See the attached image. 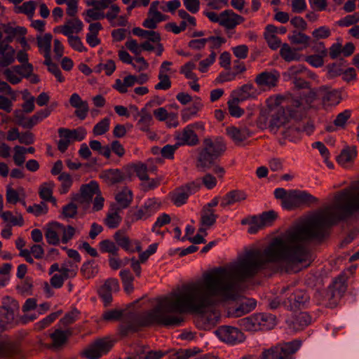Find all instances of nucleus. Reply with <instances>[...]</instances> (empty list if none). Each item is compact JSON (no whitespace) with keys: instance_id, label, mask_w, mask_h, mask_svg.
Listing matches in <instances>:
<instances>
[{"instance_id":"nucleus-18","label":"nucleus","mask_w":359,"mask_h":359,"mask_svg":"<svg viewBox=\"0 0 359 359\" xmlns=\"http://www.w3.org/2000/svg\"><path fill=\"white\" fill-rule=\"evenodd\" d=\"M318 92L322 95V100L324 105H337L341 100L340 91L336 89H332L329 86H320L318 88Z\"/></svg>"},{"instance_id":"nucleus-60","label":"nucleus","mask_w":359,"mask_h":359,"mask_svg":"<svg viewBox=\"0 0 359 359\" xmlns=\"http://www.w3.org/2000/svg\"><path fill=\"white\" fill-rule=\"evenodd\" d=\"M160 82L155 86L156 90H168L171 87L170 79L167 74H163V72H159L158 76Z\"/></svg>"},{"instance_id":"nucleus-47","label":"nucleus","mask_w":359,"mask_h":359,"mask_svg":"<svg viewBox=\"0 0 359 359\" xmlns=\"http://www.w3.org/2000/svg\"><path fill=\"white\" fill-rule=\"evenodd\" d=\"M240 102L238 99L234 97H233L232 100L228 101L229 112L232 116L240 117L244 114V110L238 106Z\"/></svg>"},{"instance_id":"nucleus-28","label":"nucleus","mask_w":359,"mask_h":359,"mask_svg":"<svg viewBox=\"0 0 359 359\" xmlns=\"http://www.w3.org/2000/svg\"><path fill=\"white\" fill-rule=\"evenodd\" d=\"M255 95L256 90L252 83L244 84L238 89L232 92V96L241 102L253 97Z\"/></svg>"},{"instance_id":"nucleus-54","label":"nucleus","mask_w":359,"mask_h":359,"mask_svg":"<svg viewBox=\"0 0 359 359\" xmlns=\"http://www.w3.org/2000/svg\"><path fill=\"white\" fill-rule=\"evenodd\" d=\"M359 22V12L348 15L337 22L339 27H349L354 25Z\"/></svg>"},{"instance_id":"nucleus-52","label":"nucleus","mask_w":359,"mask_h":359,"mask_svg":"<svg viewBox=\"0 0 359 359\" xmlns=\"http://www.w3.org/2000/svg\"><path fill=\"white\" fill-rule=\"evenodd\" d=\"M58 180L62 182L60 192L62 194H66L72 185V179L69 174L62 172L58 177Z\"/></svg>"},{"instance_id":"nucleus-56","label":"nucleus","mask_w":359,"mask_h":359,"mask_svg":"<svg viewBox=\"0 0 359 359\" xmlns=\"http://www.w3.org/2000/svg\"><path fill=\"white\" fill-rule=\"evenodd\" d=\"M100 250L103 252H109L113 255H118V248L115 243L110 240H104L100 243Z\"/></svg>"},{"instance_id":"nucleus-30","label":"nucleus","mask_w":359,"mask_h":359,"mask_svg":"<svg viewBox=\"0 0 359 359\" xmlns=\"http://www.w3.org/2000/svg\"><path fill=\"white\" fill-rule=\"evenodd\" d=\"M280 55L286 62L299 61L302 57V55L297 53V49L292 48L286 43L281 45Z\"/></svg>"},{"instance_id":"nucleus-50","label":"nucleus","mask_w":359,"mask_h":359,"mask_svg":"<svg viewBox=\"0 0 359 359\" xmlns=\"http://www.w3.org/2000/svg\"><path fill=\"white\" fill-rule=\"evenodd\" d=\"M257 302L252 299H246L242 301L240 305L236 309V312L248 313L255 309Z\"/></svg>"},{"instance_id":"nucleus-44","label":"nucleus","mask_w":359,"mask_h":359,"mask_svg":"<svg viewBox=\"0 0 359 359\" xmlns=\"http://www.w3.org/2000/svg\"><path fill=\"white\" fill-rule=\"evenodd\" d=\"M52 38V35L49 33L45 34L43 36L36 37L38 47L44 53H50Z\"/></svg>"},{"instance_id":"nucleus-10","label":"nucleus","mask_w":359,"mask_h":359,"mask_svg":"<svg viewBox=\"0 0 359 359\" xmlns=\"http://www.w3.org/2000/svg\"><path fill=\"white\" fill-rule=\"evenodd\" d=\"M215 334L221 341L231 345L242 343L245 339L243 332L237 327L229 325L219 327L215 331Z\"/></svg>"},{"instance_id":"nucleus-63","label":"nucleus","mask_w":359,"mask_h":359,"mask_svg":"<svg viewBox=\"0 0 359 359\" xmlns=\"http://www.w3.org/2000/svg\"><path fill=\"white\" fill-rule=\"evenodd\" d=\"M331 34V31L329 28L322 26L316 29L312 32V36L316 40L327 39Z\"/></svg>"},{"instance_id":"nucleus-33","label":"nucleus","mask_w":359,"mask_h":359,"mask_svg":"<svg viewBox=\"0 0 359 359\" xmlns=\"http://www.w3.org/2000/svg\"><path fill=\"white\" fill-rule=\"evenodd\" d=\"M217 215L215 214L212 209H208V207H203L201 211V224L208 227L212 226L216 222Z\"/></svg>"},{"instance_id":"nucleus-29","label":"nucleus","mask_w":359,"mask_h":359,"mask_svg":"<svg viewBox=\"0 0 359 359\" xmlns=\"http://www.w3.org/2000/svg\"><path fill=\"white\" fill-rule=\"evenodd\" d=\"M133 192L127 187H123L115 196V199L121 210L129 207L133 201Z\"/></svg>"},{"instance_id":"nucleus-34","label":"nucleus","mask_w":359,"mask_h":359,"mask_svg":"<svg viewBox=\"0 0 359 359\" xmlns=\"http://www.w3.org/2000/svg\"><path fill=\"white\" fill-rule=\"evenodd\" d=\"M19 352L18 346L10 342L0 343V359L2 358H9L17 355Z\"/></svg>"},{"instance_id":"nucleus-25","label":"nucleus","mask_w":359,"mask_h":359,"mask_svg":"<svg viewBox=\"0 0 359 359\" xmlns=\"http://www.w3.org/2000/svg\"><path fill=\"white\" fill-rule=\"evenodd\" d=\"M278 80V74L264 72L259 74L255 78L256 83L259 86H266L269 88L274 87Z\"/></svg>"},{"instance_id":"nucleus-16","label":"nucleus","mask_w":359,"mask_h":359,"mask_svg":"<svg viewBox=\"0 0 359 359\" xmlns=\"http://www.w3.org/2000/svg\"><path fill=\"white\" fill-rule=\"evenodd\" d=\"M193 323L199 330H210L221 321V316H193Z\"/></svg>"},{"instance_id":"nucleus-37","label":"nucleus","mask_w":359,"mask_h":359,"mask_svg":"<svg viewBox=\"0 0 359 359\" xmlns=\"http://www.w3.org/2000/svg\"><path fill=\"white\" fill-rule=\"evenodd\" d=\"M133 34L142 38H147L152 42H159L161 41L159 33L154 31H148L140 27H135L133 29Z\"/></svg>"},{"instance_id":"nucleus-35","label":"nucleus","mask_w":359,"mask_h":359,"mask_svg":"<svg viewBox=\"0 0 359 359\" xmlns=\"http://www.w3.org/2000/svg\"><path fill=\"white\" fill-rule=\"evenodd\" d=\"M301 128L300 127H289L282 133L283 139L280 140V143L285 144L286 140L294 142L300 138Z\"/></svg>"},{"instance_id":"nucleus-49","label":"nucleus","mask_w":359,"mask_h":359,"mask_svg":"<svg viewBox=\"0 0 359 359\" xmlns=\"http://www.w3.org/2000/svg\"><path fill=\"white\" fill-rule=\"evenodd\" d=\"M1 217L5 222H10L14 226H22L24 224V219L21 214L13 216L11 212L6 211L1 214Z\"/></svg>"},{"instance_id":"nucleus-8","label":"nucleus","mask_w":359,"mask_h":359,"mask_svg":"<svg viewBox=\"0 0 359 359\" xmlns=\"http://www.w3.org/2000/svg\"><path fill=\"white\" fill-rule=\"evenodd\" d=\"M318 199L305 191L290 190L287 198L284 201V208L292 210L302 205H311L318 203Z\"/></svg>"},{"instance_id":"nucleus-40","label":"nucleus","mask_w":359,"mask_h":359,"mask_svg":"<svg viewBox=\"0 0 359 359\" xmlns=\"http://www.w3.org/2000/svg\"><path fill=\"white\" fill-rule=\"evenodd\" d=\"M114 238L118 246L127 251L134 252L130 248V240L123 231H118L114 235Z\"/></svg>"},{"instance_id":"nucleus-32","label":"nucleus","mask_w":359,"mask_h":359,"mask_svg":"<svg viewBox=\"0 0 359 359\" xmlns=\"http://www.w3.org/2000/svg\"><path fill=\"white\" fill-rule=\"evenodd\" d=\"M37 6V2L35 1H29L24 2L21 6L15 7V12L16 13H23L32 19L34 15V12Z\"/></svg>"},{"instance_id":"nucleus-39","label":"nucleus","mask_w":359,"mask_h":359,"mask_svg":"<svg viewBox=\"0 0 359 359\" xmlns=\"http://www.w3.org/2000/svg\"><path fill=\"white\" fill-rule=\"evenodd\" d=\"M1 29L5 34L14 38L18 36H25L27 34V29L25 27L20 26L13 27L11 23L2 24Z\"/></svg>"},{"instance_id":"nucleus-22","label":"nucleus","mask_w":359,"mask_h":359,"mask_svg":"<svg viewBox=\"0 0 359 359\" xmlns=\"http://www.w3.org/2000/svg\"><path fill=\"white\" fill-rule=\"evenodd\" d=\"M144 297L140 298L135 302L128 304L123 310H111L106 312L104 314L109 315H121V314H138L141 312L142 309L145 304L143 301Z\"/></svg>"},{"instance_id":"nucleus-57","label":"nucleus","mask_w":359,"mask_h":359,"mask_svg":"<svg viewBox=\"0 0 359 359\" xmlns=\"http://www.w3.org/2000/svg\"><path fill=\"white\" fill-rule=\"evenodd\" d=\"M29 213H32L38 217L41 215H45L48 212V206L45 202H41L39 204H34L27 208Z\"/></svg>"},{"instance_id":"nucleus-21","label":"nucleus","mask_w":359,"mask_h":359,"mask_svg":"<svg viewBox=\"0 0 359 359\" xmlns=\"http://www.w3.org/2000/svg\"><path fill=\"white\" fill-rule=\"evenodd\" d=\"M81 195H76L74 197V201L79 202L89 201L93 196L99 192L98 185L95 182H91L88 184L82 185L80 189Z\"/></svg>"},{"instance_id":"nucleus-43","label":"nucleus","mask_w":359,"mask_h":359,"mask_svg":"<svg viewBox=\"0 0 359 359\" xmlns=\"http://www.w3.org/2000/svg\"><path fill=\"white\" fill-rule=\"evenodd\" d=\"M200 348L197 347L186 349L180 348L172 355V359H189L200 353Z\"/></svg>"},{"instance_id":"nucleus-64","label":"nucleus","mask_w":359,"mask_h":359,"mask_svg":"<svg viewBox=\"0 0 359 359\" xmlns=\"http://www.w3.org/2000/svg\"><path fill=\"white\" fill-rule=\"evenodd\" d=\"M77 206L74 203H69L62 208V215L65 218H74L77 214Z\"/></svg>"},{"instance_id":"nucleus-20","label":"nucleus","mask_w":359,"mask_h":359,"mask_svg":"<svg viewBox=\"0 0 359 359\" xmlns=\"http://www.w3.org/2000/svg\"><path fill=\"white\" fill-rule=\"evenodd\" d=\"M0 67H6L15 61V50L8 44L0 41Z\"/></svg>"},{"instance_id":"nucleus-55","label":"nucleus","mask_w":359,"mask_h":359,"mask_svg":"<svg viewBox=\"0 0 359 359\" xmlns=\"http://www.w3.org/2000/svg\"><path fill=\"white\" fill-rule=\"evenodd\" d=\"M14 71L25 78L29 77L33 72V65L31 63L22 64L13 67Z\"/></svg>"},{"instance_id":"nucleus-62","label":"nucleus","mask_w":359,"mask_h":359,"mask_svg":"<svg viewBox=\"0 0 359 359\" xmlns=\"http://www.w3.org/2000/svg\"><path fill=\"white\" fill-rule=\"evenodd\" d=\"M202 107L203 104L200 101H196L194 103L193 106L183 111L182 115L183 120L187 121L190 118V116L196 115L197 112L201 109Z\"/></svg>"},{"instance_id":"nucleus-51","label":"nucleus","mask_w":359,"mask_h":359,"mask_svg":"<svg viewBox=\"0 0 359 359\" xmlns=\"http://www.w3.org/2000/svg\"><path fill=\"white\" fill-rule=\"evenodd\" d=\"M53 341V345L55 347L62 346L67 339V336L64 331L57 330L50 334Z\"/></svg>"},{"instance_id":"nucleus-9","label":"nucleus","mask_w":359,"mask_h":359,"mask_svg":"<svg viewBox=\"0 0 359 359\" xmlns=\"http://www.w3.org/2000/svg\"><path fill=\"white\" fill-rule=\"evenodd\" d=\"M161 204L155 198H149L144 204L136 208L130 209L128 212V219L135 222L141 219H147L155 213L160 208Z\"/></svg>"},{"instance_id":"nucleus-38","label":"nucleus","mask_w":359,"mask_h":359,"mask_svg":"<svg viewBox=\"0 0 359 359\" xmlns=\"http://www.w3.org/2000/svg\"><path fill=\"white\" fill-rule=\"evenodd\" d=\"M189 195L183 189L182 187L177 189L173 193L171 194L170 198L172 202L177 206L184 205L188 199Z\"/></svg>"},{"instance_id":"nucleus-7","label":"nucleus","mask_w":359,"mask_h":359,"mask_svg":"<svg viewBox=\"0 0 359 359\" xmlns=\"http://www.w3.org/2000/svg\"><path fill=\"white\" fill-rule=\"evenodd\" d=\"M300 346L301 341L298 340L278 344L263 351L262 357V359H290Z\"/></svg>"},{"instance_id":"nucleus-6","label":"nucleus","mask_w":359,"mask_h":359,"mask_svg":"<svg viewBox=\"0 0 359 359\" xmlns=\"http://www.w3.org/2000/svg\"><path fill=\"white\" fill-rule=\"evenodd\" d=\"M117 342V339L111 335H107L95 339L83 351V355L88 359H99L107 355Z\"/></svg>"},{"instance_id":"nucleus-1","label":"nucleus","mask_w":359,"mask_h":359,"mask_svg":"<svg viewBox=\"0 0 359 359\" xmlns=\"http://www.w3.org/2000/svg\"><path fill=\"white\" fill-rule=\"evenodd\" d=\"M359 211V183L335 195L333 203L320 210L302 225L282 235V261L288 264L286 271L297 273L309 266L312 254L306 243L321 238L328 229Z\"/></svg>"},{"instance_id":"nucleus-53","label":"nucleus","mask_w":359,"mask_h":359,"mask_svg":"<svg viewBox=\"0 0 359 359\" xmlns=\"http://www.w3.org/2000/svg\"><path fill=\"white\" fill-rule=\"evenodd\" d=\"M54 184L53 182H45L39 187V196L44 201H48L53 196V189Z\"/></svg>"},{"instance_id":"nucleus-59","label":"nucleus","mask_w":359,"mask_h":359,"mask_svg":"<svg viewBox=\"0 0 359 359\" xmlns=\"http://www.w3.org/2000/svg\"><path fill=\"white\" fill-rule=\"evenodd\" d=\"M195 67L196 65L194 62H189L181 67L180 73L184 74L187 79L196 81L197 80V77L196 74L192 72Z\"/></svg>"},{"instance_id":"nucleus-48","label":"nucleus","mask_w":359,"mask_h":359,"mask_svg":"<svg viewBox=\"0 0 359 359\" xmlns=\"http://www.w3.org/2000/svg\"><path fill=\"white\" fill-rule=\"evenodd\" d=\"M276 218L277 213L273 210L264 212L262 215L257 217L259 222L262 224L264 227L271 225Z\"/></svg>"},{"instance_id":"nucleus-24","label":"nucleus","mask_w":359,"mask_h":359,"mask_svg":"<svg viewBox=\"0 0 359 359\" xmlns=\"http://www.w3.org/2000/svg\"><path fill=\"white\" fill-rule=\"evenodd\" d=\"M121 208L116 204H111L109 210L104 219L105 224L110 229L116 228L121 222V217L119 215Z\"/></svg>"},{"instance_id":"nucleus-27","label":"nucleus","mask_w":359,"mask_h":359,"mask_svg":"<svg viewBox=\"0 0 359 359\" xmlns=\"http://www.w3.org/2000/svg\"><path fill=\"white\" fill-rule=\"evenodd\" d=\"M247 194L241 190H233L228 192L222 199L221 206L226 207L235 203L245 201Z\"/></svg>"},{"instance_id":"nucleus-19","label":"nucleus","mask_w":359,"mask_h":359,"mask_svg":"<svg viewBox=\"0 0 359 359\" xmlns=\"http://www.w3.org/2000/svg\"><path fill=\"white\" fill-rule=\"evenodd\" d=\"M226 133L238 146L242 145L243 142L251 136V133L247 128H238L231 126L226 128Z\"/></svg>"},{"instance_id":"nucleus-11","label":"nucleus","mask_w":359,"mask_h":359,"mask_svg":"<svg viewBox=\"0 0 359 359\" xmlns=\"http://www.w3.org/2000/svg\"><path fill=\"white\" fill-rule=\"evenodd\" d=\"M36 319V316H0V333L19 324H27Z\"/></svg>"},{"instance_id":"nucleus-26","label":"nucleus","mask_w":359,"mask_h":359,"mask_svg":"<svg viewBox=\"0 0 359 359\" xmlns=\"http://www.w3.org/2000/svg\"><path fill=\"white\" fill-rule=\"evenodd\" d=\"M148 106H151V102L148 103L137 113L140 118L137 125L140 130L144 132H149V127L153 121L152 116L147 110Z\"/></svg>"},{"instance_id":"nucleus-2","label":"nucleus","mask_w":359,"mask_h":359,"mask_svg":"<svg viewBox=\"0 0 359 359\" xmlns=\"http://www.w3.org/2000/svg\"><path fill=\"white\" fill-rule=\"evenodd\" d=\"M93 320L100 327L109 322H119L118 333L121 337H126L144 327L182 326L185 318L184 316H95Z\"/></svg>"},{"instance_id":"nucleus-23","label":"nucleus","mask_w":359,"mask_h":359,"mask_svg":"<svg viewBox=\"0 0 359 359\" xmlns=\"http://www.w3.org/2000/svg\"><path fill=\"white\" fill-rule=\"evenodd\" d=\"M101 177L109 184L121 183L126 178V175L119 169H108L102 172Z\"/></svg>"},{"instance_id":"nucleus-3","label":"nucleus","mask_w":359,"mask_h":359,"mask_svg":"<svg viewBox=\"0 0 359 359\" xmlns=\"http://www.w3.org/2000/svg\"><path fill=\"white\" fill-rule=\"evenodd\" d=\"M204 148L198 158L197 167L203 169L210 168L214 161L226 151V144L221 138L212 141L206 138L203 142Z\"/></svg>"},{"instance_id":"nucleus-58","label":"nucleus","mask_w":359,"mask_h":359,"mask_svg":"<svg viewBox=\"0 0 359 359\" xmlns=\"http://www.w3.org/2000/svg\"><path fill=\"white\" fill-rule=\"evenodd\" d=\"M109 128V119L104 118L97 123L93 128V134L95 135H102L106 133Z\"/></svg>"},{"instance_id":"nucleus-17","label":"nucleus","mask_w":359,"mask_h":359,"mask_svg":"<svg viewBox=\"0 0 359 359\" xmlns=\"http://www.w3.org/2000/svg\"><path fill=\"white\" fill-rule=\"evenodd\" d=\"M245 19L243 16L234 13L232 10H225L222 12V21L220 25L226 30L234 29L237 25L242 24Z\"/></svg>"},{"instance_id":"nucleus-13","label":"nucleus","mask_w":359,"mask_h":359,"mask_svg":"<svg viewBox=\"0 0 359 359\" xmlns=\"http://www.w3.org/2000/svg\"><path fill=\"white\" fill-rule=\"evenodd\" d=\"M119 290V283L116 278H109L98 290V294L104 303V306H108L112 301V292H116Z\"/></svg>"},{"instance_id":"nucleus-12","label":"nucleus","mask_w":359,"mask_h":359,"mask_svg":"<svg viewBox=\"0 0 359 359\" xmlns=\"http://www.w3.org/2000/svg\"><path fill=\"white\" fill-rule=\"evenodd\" d=\"M346 276L341 274L337 276L330 285L327 291L329 299H339L347 290Z\"/></svg>"},{"instance_id":"nucleus-36","label":"nucleus","mask_w":359,"mask_h":359,"mask_svg":"<svg viewBox=\"0 0 359 359\" xmlns=\"http://www.w3.org/2000/svg\"><path fill=\"white\" fill-rule=\"evenodd\" d=\"M355 147H346L344 149L340 155L337 158L339 163L345 165L346 163L352 161L356 156Z\"/></svg>"},{"instance_id":"nucleus-45","label":"nucleus","mask_w":359,"mask_h":359,"mask_svg":"<svg viewBox=\"0 0 359 359\" xmlns=\"http://www.w3.org/2000/svg\"><path fill=\"white\" fill-rule=\"evenodd\" d=\"M57 226H53V223L50 224L45 232V236L47 242L50 245H57L60 243V238L57 233Z\"/></svg>"},{"instance_id":"nucleus-15","label":"nucleus","mask_w":359,"mask_h":359,"mask_svg":"<svg viewBox=\"0 0 359 359\" xmlns=\"http://www.w3.org/2000/svg\"><path fill=\"white\" fill-rule=\"evenodd\" d=\"M175 140H177V145H179V147L182 145L195 146L199 142L192 126H188L182 131L176 133Z\"/></svg>"},{"instance_id":"nucleus-31","label":"nucleus","mask_w":359,"mask_h":359,"mask_svg":"<svg viewBox=\"0 0 359 359\" xmlns=\"http://www.w3.org/2000/svg\"><path fill=\"white\" fill-rule=\"evenodd\" d=\"M302 32L303 31L294 30L292 32V34L288 36V39L291 43L302 45L304 47L306 48L310 46L311 38Z\"/></svg>"},{"instance_id":"nucleus-41","label":"nucleus","mask_w":359,"mask_h":359,"mask_svg":"<svg viewBox=\"0 0 359 359\" xmlns=\"http://www.w3.org/2000/svg\"><path fill=\"white\" fill-rule=\"evenodd\" d=\"M2 309L7 313V314H14L18 313L20 306L16 300L10 297H6L3 299Z\"/></svg>"},{"instance_id":"nucleus-61","label":"nucleus","mask_w":359,"mask_h":359,"mask_svg":"<svg viewBox=\"0 0 359 359\" xmlns=\"http://www.w3.org/2000/svg\"><path fill=\"white\" fill-rule=\"evenodd\" d=\"M25 147L21 146H15L14 147V155H13V161L15 165L20 166L22 165L25 161V153L24 152Z\"/></svg>"},{"instance_id":"nucleus-14","label":"nucleus","mask_w":359,"mask_h":359,"mask_svg":"<svg viewBox=\"0 0 359 359\" xmlns=\"http://www.w3.org/2000/svg\"><path fill=\"white\" fill-rule=\"evenodd\" d=\"M286 328L292 332H297L304 330L311 324L312 319L311 316H285Z\"/></svg>"},{"instance_id":"nucleus-42","label":"nucleus","mask_w":359,"mask_h":359,"mask_svg":"<svg viewBox=\"0 0 359 359\" xmlns=\"http://www.w3.org/2000/svg\"><path fill=\"white\" fill-rule=\"evenodd\" d=\"M126 170H133L139 179L142 181L149 180V176L147 175V167L144 163H137L128 165L126 168Z\"/></svg>"},{"instance_id":"nucleus-5","label":"nucleus","mask_w":359,"mask_h":359,"mask_svg":"<svg viewBox=\"0 0 359 359\" xmlns=\"http://www.w3.org/2000/svg\"><path fill=\"white\" fill-rule=\"evenodd\" d=\"M238 325L250 332L269 330L276 325V316H248L238 320Z\"/></svg>"},{"instance_id":"nucleus-4","label":"nucleus","mask_w":359,"mask_h":359,"mask_svg":"<svg viewBox=\"0 0 359 359\" xmlns=\"http://www.w3.org/2000/svg\"><path fill=\"white\" fill-rule=\"evenodd\" d=\"M284 101V98L281 96L271 97L269 100L268 127L273 133H276L278 128L285 125L287 121V116L284 109L285 107L281 105Z\"/></svg>"},{"instance_id":"nucleus-46","label":"nucleus","mask_w":359,"mask_h":359,"mask_svg":"<svg viewBox=\"0 0 359 359\" xmlns=\"http://www.w3.org/2000/svg\"><path fill=\"white\" fill-rule=\"evenodd\" d=\"M53 226H57L60 229L62 230L63 235L62 237V242L63 243H67L69 240L72 238L75 233V229L70 225L65 227L58 222H53Z\"/></svg>"}]
</instances>
